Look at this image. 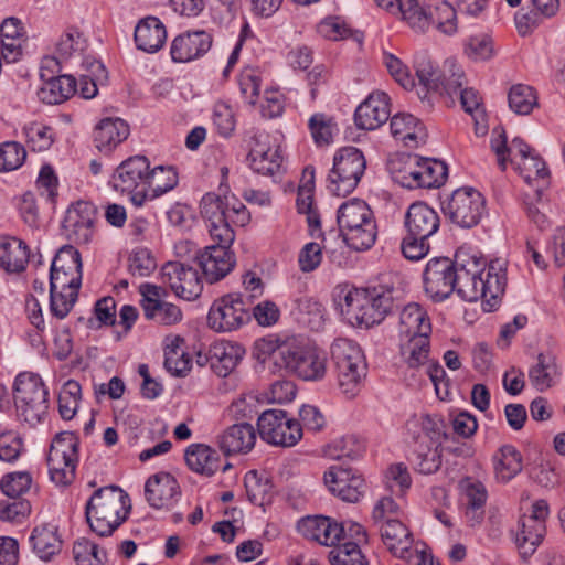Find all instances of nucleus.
Returning <instances> with one entry per match:
<instances>
[{
    "instance_id": "f257e3e1",
    "label": "nucleus",
    "mask_w": 565,
    "mask_h": 565,
    "mask_svg": "<svg viewBox=\"0 0 565 565\" xmlns=\"http://www.w3.org/2000/svg\"><path fill=\"white\" fill-rule=\"evenodd\" d=\"M457 295L465 301L482 299L484 311L494 310L507 287V262L487 259L477 250L462 246L455 254Z\"/></svg>"
},
{
    "instance_id": "f03ea898",
    "label": "nucleus",
    "mask_w": 565,
    "mask_h": 565,
    "mask_svg": "<svg viewBox=\"0 0 565 565\" xmlns=\"http://www.w3.org/2000/svg\"><path fill=\"white\" fill-rule=\"evenodd\" d=\"M82 258L79 252L65 245L56 253L50 269V312L55 319H64L75 305L82 285Z\"/></svg>"
},
{
    "instance_id": "7ed1b4c3",
    "label": "nucleus",
    "mask_w": 565,
    "mask_h": 565,
    "mask_svg": "<svg viewBox=\"0 0 565 565\" xmlns=\"http://www.w3.org/2000/svg\"><path fill=\"white\" fill-rule=\"evenodd\" d=\"M200 212L215 242V247L231 249L235 241L233 226H245L249 220V212L242 202H228L226 195L206 193L200 203Z\"/></svg>"
},
{
    "instance_id": "20e7f679",
    "label": "nucleus",
    "mask_w": 565,
    "mask_h": 565,
    "mask_svg": "<svg viewBox=\"0 0 565 565\" xmlns=\"http://www.w3.org/2000/svg\"><path fill=\"white\" fill-rule=\"evenodd\" d=\"M129 495L117 486L96 490L85 507L90 530L99 536H109L126 521L130 511Z\"/></svg>"
},
{
    "instance_id": "39448f33",
    "label": "nucleus",
    "mask_w": 565,
    "mask_h": 565,
    "mask_svg": "<svg viewBox=\"0 0 565 565\" xmlns=\"http://www.w3.org/2000/svg\"><path fill=\"white\" fill-rule=\"evenodd\" d=\"M393 289H350L343 298L340 297L338 307L344 320L351 326L370 328L381 323L393 309Z\"/></svg>"
},
{
    "instance_id": "423d86ee",
    "label": "nucleus",
    "mask_w": 565,
    "mask_h": 565,
    "mask_svg": "<svg viewBox=\"0 0 565 565\" xmlns=\"http://www.w3.org/2000/svg\"><path fill=\"white\" fill-rule=\"evenodd\" d=\"M390 171L393 179L407 189L439 188L448 177L445 162L416 154H405L391 160Z\"/></svg>"
},
{
    "instance_id": "0eeeda50",
    "label": "nucleus",
    "mask_w": 565,
    "mask_h": 565,
    "mask_svg": "<svg viewBox=\"0 0 565 565\" xmlns=\"http://www.w3.org/2000/svg\"><path fill=\"white\" fill-rule=\"evenodd\" d=\"M414 65L419 84L428 93L438 94L447 105H454L458 93L462 89L465 73L460 65L452 60L444 63L438 70L425 53L415 56Z\"/></svg>"
},
{
    "instance_id": "6e6552de",
    "label": "nucleus",
    "mask_w": 565,
    "mask_h": 565,
    "mask_svg": "<svg viewBox=\"0 0 565 565\" xmlns=\"http://www.w3.org/2000/svg\"><path fill=\"white\" fill-rule=\"evenodd\" d=\"M337 221L344 242L354 250L371 248L376 239V223L370 206L353 199L338 209Z\"/></svg>"
},
{
    "instance_id": "1a4fd4ad",
    "label": "nucleus",
    "mask_w": 565,
    "mask_h": 565,
    "mask_svg": "<svg viewBox=\"0 0 565 565\" xmlns=\"http://www.w3.org/2000/svg\"><path fill=\"white\" fill-rule=\"evenodd\" d=\"M338 387L345 398L355 397L366 377L367 365L361 348L349 339H337L331 345Z\"/></svg>"
},
{
    "instance_id": "9d476101",
    "label": "nucleus",
    "mask_w": 565,
    "mask_h": 565,
    "mask_svg": "<svg viewBox=\"0 0 565 565\" xmlns=\"http://www.w3.org/2000/svg\"><path fill=\"white\" fill-rule=\"evenodd\" d=\"M49 391L38 374L21 373L14 381V404L20 419L34 426L47 413Z\"/></svg>"
},
{
    "instance_id": "9b49d317",
    "label": "nucleus",
    "mask_w": 565,
    "mask_h": 565,
    "mask_svg": "<svg viewBox=\"0 0 565 565\" xmlns=\"http://www.w3.org/2000/svg\"><path fill=\"white\" fill-rule=\"evenodd\" d=\"M365 167L366 161L361 150L354 147L340 149L328 175L329 191L338 196L350 194L359 184Z\"/></svg>"
},
{
    "instance_id": "f8f14e48",
    "label": "nucleus",
    "mask_w": 565,
    "mask_h": 565,
    "mask_svg": "<svg viewBox=\"0 0 565 565\" xmlns=\"http://www.w3.org/2000/svg\"><path fill=\"white\" fill-rule=\"evenodd\" d=\"M78 438L70 431L57 434L47 455L51 480L57 486H68L75 479L78 462Z\"/></svg>"
},
{
    "instance_id": "ddd939ff",
    "label": "nucleus",
    "mask_w": 565,
    "mask_h": 565,
    "mask_svg": "<svg viewBox=\"0 0 565 565\" xmlns=\"http://www.w3.org/2000/svg\"><path fill=\"white\" fill-rule=\"evenodd\" d=\"M441 211L454 224L471 228L480 222L486 211V200L473 188H459L441 201Z\"/></svg>"
},
{
    "instance_id": "4468645a",
    "label": "nucleus",
    "mask_w": 565,
    "mask_h": 565,
    "mask_svg": "<svg viewBox=\"0 0 565 565\" xmlns=\"http://www.w3.org/2000/svg\"><path fill=\"white\" fill-rule=\"evenodd\" d=\"M260 438L274 446L292 447L302 438L301 424L279 408L264 411L257 420Z\"/></svg>"
},
{
    "instance_id": "2eb2a0df",
    "label": "nucleus",
    "mask_w": 565,
    "mask_h": 565,
    "mask_svg": "<svg viewBox=\"0 0 565 565\" xmlns=\"http://www.w3.org/2000/svg\"><path fill=\"white\" fill-rule=\"evenodd\" d=\"M150 162L145 156H132L122 161L113 175L116 191L131 194V202L141 206L147 200V180Z\"/></svg>"
},
{
    "instance_id": "dca6fc26",
    "label": "nucleus",
    "mask_w": 565,
    "mask_h": 565,
    "mask_svg": "<svg viewBox=\"0 0 565 565\" xmlns=\"http://www.w3.org/2000/svg\"><path fill=\"white\" fill-rule=\"evenodd\" d=\"M277 354L287 370L305 381H320L327 373V354L316 347H285Z\"/></svg>"
},
{
    "instance_id": "f3484780",
    "label": "nucleus",
    "mask_w": 565,
    "mask_h": 565,
    "mask_svg": "<svg viewBox=\"0 0 565 565\" xmlns=\"http://www.w3.org/2000/svg\"><path fill=\"white\" fill-rule=\"evenodd\" d=\"M249 320V307L241 294H227L215 299L207 313L209 327L223 333L238 330Z\"/></svg>"
},
{
    "instance_id": "a211bd4d",
    "label": "nucleus",
    "mask_w": 565,
    "mask_h": 565,
    "mask_svg": "<svg viewBox=\"0 0 565 565\" xmlns=\"http://www.w3.org/2000/svg\"><path fill=\"white\" fill-rule=\"evenodd\" d=\"M455 259L448 257L431 258L424 270L423 280L426 295L435 302L457 294Z\"/></svg>"
},
{
    "instance_id": "6ab92c4d",
    "label": "nucleus",
    "mask_w": 565,
    "mask_h": 565,
    "mask_svg": "<svg viewBox=\"0 0 565 565\" xmlns=\"http://www.w3.org/2000/svg\"><path fill=\"white\" fill-rule=\"evenodd\" d=\"M161 280L170 287L175 296L188 301L196 299L203 289L198 270L179 260L163 264Z\"/></svg>"
},
{
    "instance_id": "aec40b11",
    "label": "nucleus",
    "mask_w": 565,
    "mask_h": 565,
    "mask_svg": "<svg viewBox=\"0 0 565 565\" xmlns=\"http://www.w3.org/2000/svg\"><path fill=\"white\" fill-rule=\"evenodd\" d=\"M96 207L90 202L77 201L65 214L62 228L65 236L76 244H87L94 235Z\"/></svg>"
},
{
    "instance_id": "412c9836",
    "label": "nucleus",
    "mask_w": 565,
    "mask_h": 565,
    "mask_svg": "<svg viewBox=\"0 0 565 565\" xmlns=\"http://www.w3.org/2000/svg\"><path fill=\"white\" fill-rule=\"evenodd\" d=\"M247 160L256 173L275 175L281 169L282 156L280 148L271 145L270 137L262 132L253 137Z\"/></svg>"
},
{
    "instance_id": "4be33fe9",
    "label": "nucleus",
    "mask_w": 565,
    "mask_h": 565,
    "mask_svg": "<svg viewBox=\"0 0 565 565\" xmlns=\"http://www.w3.org/2000/svg\"><path fill=\"white\" fill-rule=\"evenodd\" d=\"M324 483L332 494L345 502H358L363 493L364 481L361 476L337 465L324 472Z\"/></svg>"
},
{
    "instance_id": "5701e85b",
    "label": "nucleus",
    "mask_w": 565,
    "mask_h": 565,
    "mask_svg": "<svg viewBox=\"0 0 565 565\" xmlns=\"http://www.w3.org/2000/svg\"><path fill=\"white\" fill-rule=\"evenodd\" d=\"M390 98L384 92L372 93L354 113V122L359 129L374 130L390 118Z\"/></svg>"
},
{
    "instance_id": "b1692460",
    "label": "nucleus",
    "mask_w": 565,
    "mask_h": 565,
    "mask_svg": "<svg viewBox=\"0 0 565 565\" xmlns=\"http://www.w3.org/2000/svg\"><path fill=\"white\" fill-rule=\"evenodd\" d=\"M211 46L212 36L207 32H185L173 39L170 54L173 62L186 63L204 55Z\"/></svg>"
},
{
    "instance_id": "393cba45",
    "label": "nucleus",
    "mask_w": 565,
    "mask_h": 565,
    "mask_svg": "<svg viewBox=\"0 0 565 565\" xmlns=\"http://www.w3.org/2000/svg\"><path fill=\"white\" fill-rule=\"evenodd\" d=\"M180 493L177 479L169 472L151 476L145 486L146 499L154 509L172 507Z\"/></svg>"
},
{
    "instance_id": "a878e982",
    "label": "nucleus",
    "mask_w": 565,
    "mask_h": 565,
    "mask_svg": "<svg viewBox=\"0 0 565 565\" xmlns=\"http://www.w3.org/2000/svg\"><path fill=\"white\" fill-rule=\"evenodd\" d=\"M298 531L308 540L332 546L342 540L344 525L327 516H307L298 522Z\"/></svg>"
},
{
    "instance_id": "bb28decb",
    "label": "nucleus",
    "mask_w": 565,
    "mask_h": 565,
    "mask_svg": "<svg viewBox=\"0 0 565 565\" xmlns=\"http://www.w3.org/2000/svg\"><path fill=\"white\" fill-rule=\"evenodd\" d=\"M199 266L207 282L213 284L228 275L235 266V255L231 249L207 246L198 257Z\"/></svg>"
},
{
    "instance_id": "cd10ccee",
    "label": "nucleus",
    "mask_w": 565,
    "mask_h": 565,
    "mask_svg": "<svg viewBox=\"0 0 565 565\" xmlns=\"http://www.w3.org/2000/svg\"><path fill=\"white\" fill-rule=\"evenodd\" d=\"M407 234L417 239H428L439 228L438 214L423 202L413 203L405 215Z\"/></svg>"
},
{
    "instance_id": "c85d7f7f",
    "label": "nucleus",
    "mask_w": 565,
    "mask_h": 565,
    "mask_svg": "<svg viewBox=\"0 0 565 565\" xmlns=\"http://www.w3.org/2000/svg\"><path fill=\"white\" fill-rule=\"evenodd\" d=\"M381 537L387 550L398 558L409 557L415 547L412 532L397 519H387L380 526Z\"/></svg>"
},
{
    "instance_id": "c756f323",
    "label": "nucleus",
    "mask_w": 565,
    "mask_h": 565,
    "mask_svg": "<svg viewBox=\"0 0 565 565\" xmlns=\"http://www.w3.org/2000/svg\"><path fill=\"white\" fill-rule=\"evenodd\" d=\"M256 441V431L248 423L235 424L226 428L218 437L217 444L224 455L252 450Z\"/></svg>"
},
{
    "instance_id": "7c9ffc66",
    "label": "nucleus",
    "mask_w": 565,
    "mask_h": 565,
    "mask_svg": "<svg viewBox=\"0 0 565 565\" xmlns=\"http://www.w3.org/2000/svg\"><path fill=\"white\" fill-rule=\"evenodd\" d=\"M130 134L128 124L121 118H104L95 128L94 142L99 151L111 152Z\"/></svg>"
},
{
    "instance_id": "2f4dec72",
    "label": "nucleus",
    "mask_w": 565,
    "mask_h": 565,
    "mask_svg": "<svg viewBox=\"0 0 565 565\" xmlns=\"http://www.w3.org/2000/svg\"><path fill=\"white\" fill-rule=\"evenodd\" d=\"M245 349L235 342L221 341L210 349V364L212 370L221 377L232 373L243 356Z\"/></svg>"
},
{
    "instance_id": "473e14b6",
    "label": "nucleus",
    "mask_w": 565,
    "mask_h": 565,
    "mask_svg": "<svg viewBox=\"0 0 565 565\" xmlns=\"http://www.w3.org/2000/svg\"><path fill=\"white\" fill-rule=\"evenodd\" d=\"M166 26L157 17L141 19L135 28L136 45L143 52H158L166 43Z\"/></svg>"
},
{
    "instance_id": "72a5a7b5",
    "label": "nucleus",
    "mask_w": 565,
    "mask_h": 565,
    "mask_svg": "<svg viewBox=\"0 0 565 565\" xmlns=\"http://www.w3.org/2000/svg\"><path fill=\"white\" fill-rule=\"evenodd\" d=\"M390 128L393 137L408 148L425 143L427 131L423 124L411 114H397L391 118Z\"/></svg>"
},
{
    "instance_id": "f704fd0d",
    "label": "nucleus",
    "mask_w": 565,
    "mask_h": 565,
    "mask_svg": "<svg viewBox=\"0 0 565 565\" xmlns=\"http://www.w3.org/2000/svg\"><path fill=\"white\" fill-rule=\"evenodd\" d=\"M491 149L497 154L498 164L502 171L507 169L508 161L514 163L516 157H520V161H522L533 153L532 148L519 137L514 138L511 145L508 146L505 132L501 128L492 131Z\"/></svg>"
},
{
    "instance_id": "c9c22d12",
    "label": "nucleus",
    "mask_w": 565,
    "mask_h": 565,
    "mask_svg": "<svg viewBox=\"0 0 565 565\" xmlns=\"http://www.w3.org/2000/svg\"><path fill=\"white\" fill-rule=\"evenodd\" d=\"M399 338L430 335L431 323L427 311L416 302L406 305L399 313Z\"/></svg>"
},
{
    "instance_id": "e433bc0d",
    "label": "nucleus",
    "mask_w": 565,
    "mask_h": 565,
    "mask_svg": "<svg viewBox=\"0 0 565 565\" xmlns=\"http://www.w3.org/2000/svg\"><path fill=\"white\" fill-rule=\"evenodd\" d=\"M29 257V247L23 241L0 236V268L7 273H21L25 269Z\"/></svg>"
},
{
    "instance_id": "4c0bfd02",
    "label": "nucleus",
    "mask_w": 565,
    "mask_h": 565,
    "mask_svg": "<svg viewBox=\"0 0 565 565\" xmlns=\"http://www.w3.org/2000/svg\"><path fill=\"white\" fill-rule=\"evenodd\" d=\"M546 533V526L531 518L522 516L518 523L514 541L522 557L534 554Z\"/></svg>"
},
{
    "instance_id": "58836bf2",
    "label": "nucleus",
    "mask_w": 565,
    "mask_h": 565,
    "mask_svg": "<svg viewBox=\"0 0 565 565\" xmlns=\"http://www.w3.org/2000/svg\"><path fill=\"white\" fill-rule=\"evenodd\" d=\"M559 375L556 358L550 352L537 354L536 362L529 370L530 382L540 392L552 387Z\"/></svg>"
},
{
    "instance_id": "ea45409f",
    "label": "nucleus",
    "mask_w": 565,
    "mask_h": 565,
    "mask_svg": "<svg viewBox=\"0 0 565 565\" xmlns=\"http://www.w3.org/2000/svg\"><path fill=\"white\" fill-rule=\"evenodd\" d=\"M185 462L193 472L212 476L220 468L217 451L204 444H191L184 452Z\"/></svg>"
},
{
    "instance_id": "a19ab883",
    "label": "nucleus",
    "mask_w": 565,
    "mask_h": 565,
    "mask_svg": "<svg viewBox=\"0 0 565 565\" xmlns=\"http://www.w3.org/2000/svg\"><path fill=\"white\" fill-rule=\"evenodd\" d=\"M76 92V79L71 75H60L44 81L38 90V97L47 105H56L65 102Z\"/></svg>"
},
{
    "instance_id": "79ce46f5",
    "label": "nucleus",
    "mask_w": 565,
    "mask_h": 565,
    "mask_svg": "<svg viewBox=\"0 0 565 565\" xmlns=\"http://www.w3.org/2000/svg\"><path fill=\"white\" fill-rule=\"evenodd\" d=\"M397 10L402 19L415 32L424 33L431 26V3L423 0H399Z\"/></svg>"
},
{
    "instance_id": "37998d69",
    "label": "nucleus",
    "mask_w": 565,
    "mask_h": 565,
    "mask_svg": "<svg viewBox=\"0 0 565 565\" xmlns=\"http://www.w3.org/2000/svg\"><path fill=\"white\" fill-rule=\"evenodd\" d=\"M33 551L43 561H50L60 553L62 540L57 534V527L53 524H43L33 529L30 536Z\"/></svg>"
},
{
    "instance_id": "c03bdc74",
    "label": "nucleus",
    "mask_w": 565,
    "mask_h": 565,
    "mask_svg": "<svg viewBox=\"0 0 565 565\" xmlns=\"http://www.w3.org/2000/svg\"><path fill=\"white\" fill-rule=\"evenodd\" d=\"M430 335H414L399 338L401 353L409 367L416 369L425 365L429 356Z\"/></svg>"
},
{
    "instance_id": "a18cd8bd",
    "label": "nucleus",
    "mask_w": 565,
    "mask_h": 565,
    "mask_svg": "<svg viewBox=\"0 0 565 565\" xmlns=\"http://www.w3.org/2000/svg\"><path fill=\"white\" fill-rule=\"evenodd\" d=\"M497 478L508 482L522 470V456L511 445L502 446L494 455Z\"/></svg>"
},
{
    "instance_id": "49530a36",
    "label": "nucleus",
    "mask_w": 565,
    "mask_h": 565,
    "mask_svg": "<svg viewBox=\"0 0 565 565\" xmlns=\"http://www.w3.org/2000/svg\"><path fill=\"white\" fill-rule=\"evenodd\" d=\"M411 462L414 469L422 475L435 473L441 466V451L439 447L428 443H417Z\"/></svg>"
},
{
    "instance_id": "de8ad7c7",
    "label": "nucleus",
    "mask_w": 565,
    "mask_h": 565,
    "mask_svg": "<svg viewBox=\"0 0 565 565\" xmlns=\"http://www.w3.org/2000/svg\"><path fill=\"white\" fill-rule=\"evenodd\" d=\"M177 183L178 174L172 167L158 166L150 169L147 180V200H153L169 192Z\"/></svg>"
},
{
    "instance_id": "09e8293b",
    "label": "nucleus",
    "mask_w": 565,
    "mask_h": 565,
    "mask_svg": "<svg viewBox=\"0 0 565 565\" xmlns=\"http://www.w3.org/2000/svg\"><path fill=\"white\" fill-rule=\"evenodd\" d=\"M82 398V387L77 381L68 380L58 394V412L65 420L72 419Z\"/></svg>"
},
{
    "instance_id": "8fccbe9b",
    "label": "nucleus",
    "mask_w": 565,
    "mask_h": 565,
    "mask_svg": "<svg viewBox=\"0 0 565 565\" xmlns=\"http://www.w3.org/2000/svg\"><path fill=\"white\" fill-rule=\"evenodd\" d=\"M509 107L518 115H529L537 104L534 89L524 84L513 85L508 94Z\"/></svg>"
},
{
    "instance_id": "3c124183",
    "label": "nucleus",
    "mask_w": 565,
    "mask_h": 565,
    "mask_svg": "<svg viewBox=\"0 0 565 565\" xmlns=\"http://www.w3.org/2000/svg\"><path fill=\"white\" fill-rule=\"evenodd\" d=\"M365 451L363 440L354 435L344 436L337 439L328 448V456L333 459H356Z\"/></svg>"
},
{
    "instance_id": "603ef678",
    "label": "nucleus",
    "mask_w": 565,
    "mask_h": 565,
    "mask_svg": "<svg viewBox=\"0 0 565 565\" xmlns=\"http://www.w3.org/2000/svg\"><path fill=\"white\" fill-rule=\"evenodd\" d=\"M431 25H435L445 34H454L457 30L456 10L452 6L444 0L431 3Z\"/></svg>"
},
{
    "instance_id": "864d4df0",
    "label": "nucleus",
    "mask_w": 565,
    "mask_h": 565,
    "mask_svg": "<svg viewBox=\"0 0 565 565\" xmlns=\"http://www.w3.org/2000/svg\"><path fill=\"white\" fill-rule=\"evenodd\" d=\"M73 555L77 565H104L106 554L99 551L97 544L82 537L73 545Z\"/></svg>"
},
{
    "instance_id": "5fc2aeb1",
    "label": "nucleus",
    "mask_w": 565,
    "mask_h": 565,
    "mask_svg": "<svg viewBox=\"0 0 565 565\" xmlns=\"http://www.w3.org/2000/svg\"><path fill=\"white\" fill-rule=\"evenodd\" d=\"M25 141L33 151H45L53 143L52 129L41 122H30L23 128Z\"/></svg>"
},
{
    "instance_id": "6e6d98bb",
    "label": "nucleus",
    "mask_w": 565,
    "mask_h": 565,
    "mask_svg": "<svg viewBox=\"0 0 565 565\" xmlns=\"http://www.w3.org/2000/svg\"><path fill=\"white\" fill-rule=\"evenodd\" d=\"M31 484L32 477L25 471L8 473L0 483L2 492L10 499H19L30 490Z\"/></svg>"
},
{
    "instance_id": "4d7b16f0",
    "label": "nucleus",
    "mask_w": 565,
    "mask_h": 565,
    "mask_svg": "<svg viewBox=\"0 0 565 565\" xmlns=\"http://www.w3.org/2000/svg\"><path fill=\"white\" fill-rule=\"evenodd\" d=\"M518 170L525 182L531 184L533 181L546 182L548 178V170L545 162L534 152L525 157L520 162H516Z\"/></svg>"
},
{
    "instance_id": "13d9d810",
    "label": "nucleus",
    "mask_w": 565,
    "mask_h": 565,
    "mask_svg": "<svg viewBox=\"0 0 565 565\" xmlns=\"http://www.w3.org/2000/svg\"><path fill=\"white\" fill-rule=\"evenodd\" d=\"M145 317L148 320H153L160 324L170 326L182 319V312L178 306L162 301L153 303L151 307L148 306V308H146Z\"/></svg>"
},
{
    "instance_id": "bf43d9fd",
    "label": "nucleus",
    "mask_w": 565,
    "mask_h": 565,
    "mask_svg": "<svg viewBox=\"0 0 565 565\" xmlns=\"http://www.w3.org/2000/svg\"><path fill=\"white\" fill-rule=\"evenodd\" d=\"M296 204L298 212L306 214L311 235H313L315 231H320L321 223L313 205V191L309 188H299Z\"/></svg>"
},
{
    "instance_id": "052dcab7",
    "label": "nucleus",
    "mask_w": 565,
    "mask_h": 565,
    "mask_svg": "<svg viewBox=\"0 0 565 565\" xmlns=\"http://www.w3.org/2000/svg\"><path fill=\"white\" fill-rule=\"evenodd\" d=\"M332 565H369L358 543H344L329 554Z\"/></svg>"
},
{
    "instance_id": "680f3d73",
    "label": "nucleus",
    "mask_w": 565,
    "mask_h": 565,
    "mask_svg": "<svg viewBox=\"0 0 565 565\" xmlns=\"http://www.w3.org/2000/svg\"><path fill=\"white\" fill-rule=\"evenodd\" d=\"M460 488L465 493L468 508L471 512L477 513V511L482 510L488 498L487 489L483 483L471 478H466L460 482Z\"/></svg>"
},
{
    "instance_id": "e2e57ef3",
    "label": "nucleus",
    "mask_w": 565,
    "mask_h": 565,
    "mask_svg": "<svg viewBox=\"0 0 565 565\" xmlns=\"http://www.w3.org/2000/svg\"><path fill=\"white\" fill-rule=\"evenodd\" d=\"M26 151L19 142H4L0 146V171H12L22 166Z\"/></svg>"
},
{
    "instance_id": "0e129e2a",
    "label": "nucleus",
    "mask_w": 565,
    "mask_h": 565,
    "mask_svg": "<svg viewBox=\"0 0 565 565\" xmlns=\"http://www.w3.org/2000/svg\"><path fill=\"white\" fill-rule=\"evenodd\" d=\"M449 438L445 430V424L441 418L427 416L423 422V434L419 435L417 443H428L429 445L440 447L444 440Z\"/></svg>"
},
{
    "instance_id": "69168bd1",
    "label": "nucleus",
    "mask_w": 565,
    "mask_h": 565,
    "mask_svg": "<svg viewBox=\"0 0 565 565\" xmlns=\"http://www.w3.org/2000/svg\"><path fill=\"white\" fill-rule=\"evenodd\" d=\"M213 124L222 137H231L236 127L235 114L232 107L225 103L215 104Z\"/></svg>"
},
{
    "instance_id": "338daca9",
    "label": "nucleus",
    "mask_w": 565,
    "mask_h": 565,
    "mask_svg": "<svg viewBox=\"0 0 565 565\" xmlns=\"http://www.w3.org/2000/svg\"><path fill=\"white\" fill-rule=\"evenodd\" d=\"M156 260L146 248L132 252L128 259V270L132 276L147 277L156 269Z\"/></svg>"
},
{
    "instance_id": "774afa93",
    "label": "nucleus",
    "mask_w": 565,
    "mask_h": 565,
    "mask_svg": "<svg viewBox=\"0 0 565 565\" xmlns=\"http://www.w3.org/2000/svg\"><path fill=\"white\" fill-rule=\"evenodd\" d=\"M31 511V504L23 499H12L0 502V520L20 523Z\"/></svg>"
}]
</instances>
